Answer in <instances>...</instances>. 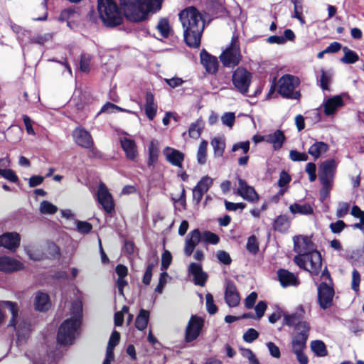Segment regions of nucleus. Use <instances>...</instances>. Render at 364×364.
Segmentation results:
<instances>
[{
	"label": "nucleus",
	"instance_id": "nucleus-1",
	"mask_svg": "<svg viewBox=\"0 0 364 364\" xmlns=\"http://www.w3.org/2000/svg\"><path fill=\"white\" fill-rule=\"evenodd\" d=\"M294 249L298 253L294 261L302 269L312 274H318L321 269V255L315 250L314 243L307 237L295 236Z\"/></svg>",
	"mask_w": 364,
	"mask_h": 364
},
{
	"label": "nucleus",
	"instance_id": "nucleus-2",
	"mask_svg": "<svg viewBox=\"0 0 364 364\" xmlns=\"http://www.w3.org/2000/svg\"><path fill=\"white\" fill-rule=\"evenodd\" d=\"M179 18L183 28V36L186 44L198 48L205 27L202 14L195 7L190 6L179 14Z\"/></svg>",
	"mask_w": 364,
	"mask_h": 364
},
{
	"label": "nucleus",
	"instance_id": "nucleus-3",
	"mask_svg": "<svg viewBox=\"0 0 364 364\" xmlns=\"http://www.w3.org/2000/svg\"><path fill=\"white\" fill-rule=\"evenodd\" d=\"M82 320V303L80 300L74 301L70 307V317L60 326L57 341L64 346L73 345L80 335Z\"/></svg>",
	"mask_w": 364,
	"mask_h": 364
},
{
	"label": "nucleus",
	"instance_id": "nucleus-4",
	"mask_svg": "<svg viewBox=\"0 0 364 364\" xmlns=\"http://www.w3.org/2000/svg\"><path fill=\"white\" fill-rule=\"evenodd\" d=\"M163 0H122L126 18L133 22H140L146 19L150 14L159 11Z\"/></svg>",
	"mask_w": 364,
	"mask_h": 364
},
{
	"label": "nucleus",
	"instance_id": "nucleus-5",
	"mask_svg": "<svg viewBox=\"0 0 364 364\" xmlns=\"http://www.w3.org/2000/svg\"><path fill=\"white\" fill-rule=\"evenodd\" d=\"M98 12L102 22L109 27L121 24L122 15L114 0H98Z\"/></svg>",
	"mask_w": 364,
	"mask_h": 364
},
{
	"label": "nucleus",
	"instance_id": "nucleus-6",
	"mask_svg": "<svg viewBox=\"0 0 364 364\" xmlns=\"http://www.w3.org/2000/svg\"><path fill=\"white\" fill-rule=\"evenodd\" d=\"M309 323H301L294 328L292 338V349L300 364H307L308 358L304 353L310 331Z\"/></svg>",
	"mask_w": 364,
	"mask_h": 364
},
{
	"label": "nucleus",
	"instance_id": "nucleus-7",
	"mask_svg": "<svg viewBox=\"0 0 364 364\" xmlns=\"http://www.w3.org/2000/svg\"><path fill=\"white\" fill-rule=\"evenodd\" d=\"M323 281L318 286V301L323 309H327L332 306L335 291L330 274L324 270L321 276Z\"/></svg>",
	"mask_w": 364,
	"mask_h": 364
},
{
	"label": "nucleus",
	"instance_id": "nucleus-8",
	"mask_svg": "<svg viewBox=\"0 0 364 364\" xmlns=\"http://www.w3.org/2000/svg\"><path fill=\"white\" fill-rule=\"evenodd\" d=\"M219 58L225 67L232 68L240 63L242 55L239 38L237 35L234 34L232 36L230 44L223 50Z\"/></svg>",
	"mask_w": 364,
	"mask_h": 364
},
{
	"label": "nucleus",
	"instance_id": "nucleus-9",
	"mask_svg": "<svg viewBox=\"0 0 364 364\" xmlns=\"http://www.w3.org/2000/svg\"><path fill=\"white\" fill-rule=\"evenodd\" d=\"M299 84V80L298 77L291 75H285L278 81V92L287 98L298 99L300 94L294 90Z\"/></svg>",
	"mask_w": 364,
	"mask_h": 364
},
{
	"label": "nucleus",
	"instance_id": "nucleus-10",
	"mask_svg": "<svg viewBox=\"0 0 364 364\" xmlns=\"http://www.w3.org/2000/svg\"><path fill=\"white\" fill-rule=\"evenodd\" d=\"M251 81V73L244 68L238 67L232 73V84L235 90L243 95H247Z\"/></svg>",
	"mask_w": 364,
	"mask_h": 364
},
{
	"label": "nucleus",
	"instance_id": "nucleus-11",
	"mask_svg": "<svg viewBox=\"0 0 364 364\" xmlns=\"http://www.w3.org/2000/svg\"><path fill=\"white\" fill-rule=\"evenodd\" d=\"M337 163L334 159L326 160L319 166L318 179L321 183L332 184Z\"/></svg>",
	"mask_w": 364,
	"mask_h": 364
},
{
	"label": "nucleus",
	"instance_id": "nucleus-12",
	"mask_svg": "<svg viewBox=\"0 0 364 364\" xmlns=\"http://www.w3.org/2000/svg\"><path fill=\"white\" fill-rule=\"evenodd\" d=\"M203 323L204 321L201 317L196 315L191 317L186 330V340L188 342H191L198 338L203 326Z\"/></svg>",
	"mask_w": 364,
	"mask_h": 364
},
{
	"label": "nucleus",
	"instance_id": "nucleus-13",
	"mask_svg": "<svg viewBox=\"0 0 364 364\" xmlns=\"http://www.w3.org/2000/svg\"><path fill=\"white\" fill-rule=\"evenodd\" d=\"M97 200L103 209L108 213L114 210V205L112 195L109 193L105 184L100 183L97 190Z\"/></svg>",
	"mask_w": 364,
	"mask_h": 364
},
{
	"label": "nucleus",
	"instance_id": "nucleus-14",
	"mask_svg": "<svg viewBox=\"0 0 364 364\" xmlns=\"http://www.w3.org/2000/svg\"><path fill=\"white\" fill-rule=\"evenodd\" d=\"M238 180V188H237V194L240 195L243 199L251 202L255 203L259 200V196L257 193L255 189L247 184V183L240 178H237Z\"/></svg>",
	"mask_w": 364,
	"mask_h": 364
},
{
	"label": "nucleus",
	"instance_id": "nucleus-15",
	"mask_svg": "<svg viewBox=\"0 0 364 364\" xmlns=\"http://www.w3.org/2000/svg\"><path fill=\"white\" fill-rule=\"evenodd\" d=\"M213 182V178L205 176L200 178L193 189V199L196 203H199L203 195L208 192Z\"/></svg>",
	"mask_w": 364,
	"mask_h": 364
},
{
	"label": "nucleus",
	"instance_id": "nucleus-16",
	"mask_svg": "<svg viewBox=\"0 0 364 364\" xmlns=\"http://www.w3.org/2000/svg\"><path fill=\"white\" fill-rule=\"evenodd\" d=\"M75 142L80 146L90 149L93 146V141L90 134L82 127L76 128L73 132Z\"/></svg>",
	"mask_w": 364,
	"mask_h": 364
},
{
	"label": "nucleus",
	"instance_id": "nucleus-17",
	"mask_svg": "<svg viewBox=\"0 0 364 364\" xmlns=\"http://www.w3.org/2000/svg\"><path fill=\"white\" fill-rule=\"evenodd\" d=\"M21 237L17 232H6L0 235V247L12 252L16 251L20 245Z\"/></svg>",
	"mask_w": 364,
	"mask_h": 364
},
{
	"label": "nucleus",
	"instance_id": "nucleus-18",
	"mask_svg": "<svg viewBox=\"0 0 364 364\" xmlns=\"http://www.w3.org/2000/svg\"><path fill=\"white\" fill-rule=\"evenodd\" d=\"M278 280L283 288L297 287L299 284L298 277L292 272L285 269H279L277 272Z\"/></svg>",
	"mask_w": 364,
	"mask_h": 364
},
{
	"label": "nucleus",
	"instance_id": "nucleus-19",
	"mask_svg": "<svg viewBox=\"0 0 364 364\" xmlns=\"http://www.w3.org/2000/svg\"><path fill=\"white\" fill-rule=\"evenodd\" d=\"M262 140L272 145L274 150H279L286 141L283 131L277 129L272 133L262 136Z\"/></svg>",
	"mask_w": 364,
	"mask_h": 364
},
{
	"label": "nucleus",
	"instance_id": "nucleus-20",
	"mask_svg": "<svg viewBox=\"0 0 364 364\" xmlns=\"http://www.w3.org/2000/svg\"><path fill=\"white\" fill-rule=\"evenodd\" d=\"M343 105L344 102L341 96L336 95L329 97L323 102L324 114L326 116L333 115Z\"/></svg>",
	"mask_w": 364,
	"mask_h": 364
},
{
	"label": "nucleus",
	"instance_id": "nucleus-21",
	"mask_svg": "<svg viewBox=\"0 0 364 364\" xmlns=\"http://www.w3.org/2000/svg\"><path fill=\"white\" fill-rule=\"evenodd\" d=\"M163 154L165 156L166 161L171 165L178 168H182L184 154L181 151L173 148L166 146L164 149Z\"/></svg>",
	"mask_w": 364,
	"mask_h": 364
},
{
	"label": "nucleus",
	"instance_id": "nucleus-22",
	"mask_svg": "<svg viewBox=\"0 0 364 364\" xmlns=\"http://www.w3.org/2000/svg\"><path fill=\"white\" fill-rule=\"evenodd\" d=\"M202 240L201 233L198 229H195L190 232L186 237L184 253L187 256H190L194 251L196 245Z\"/></svg>",
	"mask_w": 364,
	"mask_h": 364
},
{
	"label": "nucleus",
	"instance_id": "nucleus-23",
	"mask_svg": "<svg viewBox=\"0 0 364 364\" xmlns=\"http://www.w3.org/2000/svg\"><path fill=\"white\" fill-rule=\"evenodd\" d=\"M188 272L193 275L195 284L200 287L205 286L208 275L203 271L200 264L195 262L191 263L188 267Z\"/></svg>",
	"mask_w": 364,
	"mask_h": 364
},
{
	"label": "nucleus",
	"instance_id": "nucleus-24",
	"mask_svg": "<svg viewBox=\"0 0 364 364\" xmlns=\"http://www.w3.org/2000/svg\"><path fill=\"white\" fill-rule=\"evenodd\" d=\"M23 268V264L18 260L6 256L0 257V271L12 272Z\"/></svg>",
	"mask_w": 364,
	"mask_h": 364
},
{
	"label": "nucleus",
	"instance_id": "nucleus-25",
	"mask_svg": "<svg viewBox=\"0 0 364 364\" xmlns=\"http://www.w3.org/2000/svg\"><path fill=\"white\" fill-rule=\"evenodd\" d=\"M225 299L230 307H235L239 304L240 301V295L233 282H227Z\"/></svg>",
	"mask_w": 364,
	"mask_h": 364
},
{
	"label": "nucleus",
	"instance_id": "nucleus-26",
	"mask_svg": "<svg viewBox=\"0 0 364 364\" xmlns=\"http://www.w3.org/2000/svg\"><path fill=\"white\" fill-rule=\"evenodd\" d=\"M200 61L208 73H215L218 70V59L215 56L210 55L205 50L200 52Z\"/></svg>",
	"mask_w": 364,
	"mask_h": 364
},
{
	"label": "nucleus",
	"instance_id": "nucleus-27",
	"mask_svg": "<svg viewBox=\"0 0 364 364\" xmlns=\"http://www.w3.org/2000/svg\"><path fill=\"white\" fill-rule=\"evenodd\" d=\"M33 304L35 309L38 311H48L51 305L48 294L43 291L36 292L34 296Z\"/></svg>",
	"mask_w": 364,
	"mask_h": 364
},
{
	"label": "nucleus",
	"instance_id": "nucleus-28",
	"mask_svg": "<svg viewBox=\"0 0 364 364\" xmlns=\"http://www.w3.org/2000/svg\"><path fill=\"white\" fill-rule=\"evenodd\" d=\"M329 149L328 144L314 139L313 144L308 149V154L311 155L314 160L319 159L323 154Z\"/></svg>",
	"mask_w": 364,
	"mask_h": 364
},
{
	"label": "nucleus",
	"instance_id": "nucleus-29",
	"mask_svg": "<svg viewBox=\"0 0 364 364\" xmlns=\"http://www.w3.org/2000/svg\"><path fill=\"white\" fill-rule=\"evenodd\" d=\"M283 316L284 323L289 326H294V328L301 323H309L307 321L302 320L304 317L302 309L292 314L284 313Z\"/></svg>",
	"mask_w": 364,
	"mask_h": 364
},
{
	"label": "nucleus",
	"instance_id": "nucleus-30",
	"mask_svg": "<svg viewBox=\"0 0 364 364\" xmlns=\"http://www.w3.org/2000/svg\"><path fill=\"white\" fill-rule=\"evenodd\" d=\"M120 144L122 149L126 154L127 158L132 161L135 160L138 155V152L134 141L124 137L120 139Z\"/></svg>",
	"mask_w": 364,
	"mask_h": 364
},
{
	"label": "nucleus",
	"instance_id": "nucleus-31",
	"mask_svg": "<svg viewBox=\"0 0 364 364\" xmlns=\"http://www.w3.org/2000/svg\"><path fill=\"white\" fill-rule=\"evenodd\" d=\"M159 156V142L156 139L151 140L148 146V161L149 167H154L158 161Z\"/></svg>",
	"mask_w": 364,
	"mask_h": 364
},
{
	"label": "nucleus",
	"instance_id": "nucleus-32",
	"mask_svg": "<svg viewBox=\"0 0 364 364\" xmlns=\"http://www.w3.org/2000/svg\"><path fill=\"white\" fill-rule=\"evenodd\" d=\"M319 73V75H316L318 85L323 90H329V85L332 82L333 75V71L331 70L321 68Z\"/></svg>",
	"mask_w": 364,
	"mask_h": 364
},
{
	"label": "nucleus",
	"instance_id": "nucleus-33",
	"mask_svg": "<svg viewBox=\"0 0 364 364\" xmlns=\"http://www.w3.org/2000/svg\"><path fill=\"white\" fill-rule=\"evenodd\" d=\"M157 107L154 103V97L152 93L146 94L145 113L146 117L152 120L156 114Z\"/></svg>",
	"mask_w": 364,
	"mask_h": 364
},
{
	"label": "nucleus",
	"instance_id": "nucleus-34",
	"mask_svg": "<svg viewBox=\"0 0 364 364\" xmlns=\"http://www.w3.org/2000/svg\"><path fill=\"white\" fill-rule=\"evenodd\" d=\"M289 211L294 214L311 215L314 213L312 207L308 203H293L289 207Z\"/></svg>",
	"mask_w": 364,
	"mask_h": 364
},
{
	"label": "nucleus",
	"instance_id": "nucleus-35",
	"mask_svg": "<svg viewBox=\"0 0 364 364\" xmlns=\"http://www.w3.org/2000/svg\"><path fill=\"white\" fill-rule=\"evenodd\" d=\"M290 227V220L286 215H280L276 218L273 223L274 230L285 232Z\"/></svg>",
	"mask_w": 364,
	"mask_h": 364
},
{
	"label": "nucleus",
	"instance_id": "nucleus-36",
	"mask_svg": "<svg viewBox=\"0 0 364 364\" xmlns=\"http://www.w3.org/2000/svg\"><path fill=\"white\" fill-rule=\"evenodd\" d=\"M149 319V311L141 309L135 320V326L139 331H144L148 324Z\"/></svg>",
	"mask_w": 364,
	"mask_h": 364
},
{
	"label": "nucleus",
	"instance_id": "nucleus-37",
	"mask_svg": "<svg viewBox=\"0 0 364 364\" xmlns=\"http://www.w3.org/2000/svg\"><path fill=\"white\" fill-rule=\"evenodd\" d=\"M204 129V123L201 119H198L195 122L191 124L188 129V134L191 138L197 139L200 137Z\"/></svg>",
	"mask_w": 364,
	"mask_h": 364
},
{
	"label": "nucleus",
	"instance_id": "nucleus-38",
	"mask_svg": "<svg viewBox=\"0 0 364 364\" xmlns=\"http://www.w3.org/2000/svg\"><path fill=\"white\" fill-rule=\"evenodd\" d=\"M24 250L28 256L29 259L34 261L42 260L45 257L43 251L38 247L25 246Z\"/></svg>",
	"mask_w": 364,
	"mask_h": 364
},
{
	"label": "nucleus",
	"instance_id": "nucleus-39",
	"mask_svg": "<svg viewBox=\"0 0 364 364\" xmlns=\"http://www.w3.org/2000/svg\"><path fill=\"white\" fill-rule=\"evenodd\" d=\"M210 144L213 149L215 156H222L225 147V141L220 137H215L211 140Z\"/></svg>",
	"mask_w": 364,
	"mask_h": 364
},
{
	"label": "nucleus",
	"instance_id": "nucleus-40",
	"mask_svg": "<svg viewBox=\"0 0 364 364\" xmlns=\"http://www.w3.org/2000/svg\"><path fill=\"white\" fill-rule=\"evenodd\" d=\"M343 56L341 58V61L346 64H352L357 62L359 59L358 54L349 49L348 47L343 48Z\"/></svg>",
	"mask_w": 364,
	"mask_h": 364
},
{
	"label": "nucleus",
	"instance_id": "nucleus-41",
	"mask_svg": "<svg viewBox=\"0 0 364 364\" xmlns=\"http://www.w3.org/2000/svg\"><path fill=\"white\" fill-rule=\"evenodd\" d=\"M311 349L314 354L318 357H323L327 355V350L325 343L319 340L311 342Z\"/></svg>",
	"mask_w": 364,
	"mask_h": 364
},
{
	"label": "nucleus",
	"instance_id": "nucleus-42",
	"mask_svg": "<svg viewBox=\"0 0 364 364\" xmlns=\"http://www.w3.org/2000/svg\"><path fill=\"white\" fill-rule=\"evenodd\" d=\"M5 306L8 308L11 314V318L10 323L9 324V326H13L16 328L17 324V317H18V307L16 303L6 301L4 302Z\"/></svg>",
	"mask_w": 364,
	"mask_h": 364
},
{
	"label": "nucleus",
	"instance_id": "nucleus-43",
	"mask_svg": "<svg viewBox=\"0 0 364 364\" xmlns=\"http://www.w3.org/2000/svg\"><path fill=\"white\" fill-rule=\"evenodd\" d=\"M291 2L294 4V14L292 17L298 19L301 25L304 24L305 20L302 16L303 6L301 0H291Z\"/></svg>",
	"mask_w": 364,
	"mask_h": 364
},
{
	"label": "nucleus",
	"instance_id": "nucleus-44",
	"mask_svg": "<svg viewBox=\"0 0 364 364\" xmlns=\"http://www.w3.org/2000/svg\"><path fill=\"white\" fill-rule=\"evenodd\" d=\"M208 142L202 140L198 146L197 152V161L200 164H204L206 162Z\"/></svg>",
	"mask_w": 364,
	"mask_h": 364
},
{
	"label": "nucleus",
	"instance_id": "nucleus-45",
	"mask_svg": "<svg viewBox=\"0 0 364 364\" xmlns=\"http://www.w3.org/2000/svg\"><path fill=\"white\" fill-rule=\"evenodd\" d=\"M250 150V141H242L233 144L232 147V151L235 153V155H240L241 156V154H246L248 153Z\"/></svg>",
	"mask_w": 364,
	"mask_h": 364
},
{
	"label": "nucleus",
	"instance_id": "nucleus-46",
	"mask_svg": "<svg viewBox=\"0 0 364 364\" xmlns=\"http://www.w3.org/2000/svg\"><path fill=\"white\" fill-rule=\"evenodd\" d=\"M76 15V11L74 8H68L63 10L58 17L60 21H67L68 26L70 27L69 20Z\"/></svg>",
	"mask_w": 364,
	"mask_h": 364
},
{
	"label": "nucleus",
	"instance_id": "nucleus-47",
	"mask_svg": "<svg viewBox=\"0 0 364 364\" xmlns=\"http://www.w3.org/2000/svg\"><path fill=\"white\" fill-rule=\"evenodd\" d=\"M39 210L42 214H54L58 211V208L53 203L43 200L40 204Z\"/></svg>",
	"mask_w": 364,
	"mask_h": 364
},
{
	"label": "nucleus",
	"instance_id": "nucleus-48",
	"mask_svg": "<svg viewBox=\"0 0 364 364\" xmlns=\"http://www.w3.org/2000/svg\"><path fill=\"white\" fill-rule=\"evenodd\" d=\"M157 29L164 38H167L171 32V28L168 21L166 18H162L157 25Z\"/></svg>",
	"mask_w": 364,
	"mask_h": 364
},
{
	"label": "nucleus",
	"instance_id": "nucleus-49",
	"mask_svg": "<svg viewBox=\"0 0 364 364\" xmlns=\"http://www.w3.org/2000/svg\"><path fill=\"white\" fill-rule=\"evenodd\" d=\"M202 240L207 243L216 245L219 242V237L210 231H205L201 235Z\"/></svg>",
	"mask_w": 364,
	"mask_h": 364
},
{
	"label": "nucleus",
	"instance_id": "nucleus-50",
	"mask_svg": "<svg viewBox=\"0 0 364 364\" xmlns=\"http://www.w3.org/2000/svg\"><path fill=\"white\" fill-rule=\"evenodd\" d=\"M205 305L208 312L210 314H214L217 312L218 308L214 304L213 296L210 293L205 295Z\"/></svg>",
	"mask_w": 364,
	"mask_h": 364
},
{
	"label": "nucleus",
	"instance_id": "nucleus-51",
	"mask_svg": "<svg viewBox=\"0 0 364 364\" xmlns=\"http://www.w3.org/2000/svg\"><path fill=\"white\" fill-rule=\"evenodd\" d=\"M247 250L252 254H256L259 250L257 240L255 235L250 236L246 245Z\"/></svg>",
	"mask_w": 364,
	"mask_h": 364
},
{
	"label": "nucleus",
	"instance_id": "nucleus-52",
	"mask_svg": "<svg viewBox=\"0 0 364 364\" xmlns=\"http://www.w3.org/2000/svg\"><path fill=\"white\" fill-rule=\"evenodd\" d=\"M172 261V255L168 250H165L161 256V267L162 271H166Z\"/></svg>",
	"mask_w": 364,
	"mask_h": 364
},
{
	"label": "nucleus",
	"instance_id": "nucleus-53",
	"mask_svg": "<svg viewBox=\"0 0 364 364\" xmlns=\"http://www.w3.org/2000/svg\"><path fill=\"white\" fill-rule=\"evenodd\" d=\"M289 158L293 161H306L309 159L306 154L301 153L296 150L289 151Z\"/></svg>",
	"mask_w": 364,
	"mask_h": 364
},
{
	"label": "nucleus",
	"instance_id": "nucleus-54",
	"mask_svg": "<svg viewBox=\"0 0 364 364\" xmlns=\"http://www.w3.org/2000/svg\"><path fill=\"white\" fill-rule=\"evenodd\" d=\"M76 228L80 233L87 234L92 230V226L88 222L78 220L76 222Z\"/></svg>",
	"mask_w": 364,
	"mask_h": 364
},
{
	"label": "nucleus",
	"instance_id": "nucleus-55",
	"mask_svg": "<svg viewBox=\"0 0 364 364\" xmlns=\"http://www.w3.org/2000/svg\"><path fill=\"white\" fill-rule=\"evenodd\" d=\"M235 120V115L233 112H225L221 117L223 124L230 128H232Z\"/></svg>",
	"mask_w": 364,
	"mask_h": 364
},
{
	"label": "nucleus",
	"instance_id": "nucleus-56",
	"mask_svg": "<svg viewBox=\"0 0 364 364\" xmlns=\"http://www.w3.org/2000/svg\"><path fill=\"white\" fill-rule=\"evenodd\" d=\"M350 209V204L347 202H340L336 210V216L339 218L346 215Z\"/></svg>",
	"mask_w": 364,
	"mask_h": 364
},
{
	"label": "nucleus",
	"instance_id": "nucleus-57",
	"mask_svg": "<svg viewBox=\"0 0 364 364\" xmlns=\"http://www.w3.org/2000/svg\"><path fill=\"white\" fill-rule=\"evenodd\" d=\"M259 336V333L254 328H249L243 334V340L247 343H252Z\"/></svg>",
	"mask_w": 364,
	"mask_h": 364
},
{
	"label": "nucleus",
	"instance_id": "nucleus-58",
	"mask_svg": "<svg viewBox=\"0 0 364 364\" xmlns=\"http://www.w3.org/2000/svg\"><path fill=\"white\" fill-rule=\"evenodd\" d=\"M305 171L309 175V178L311 182H313L316 179V166L314 163H308L306 165Z\"/></svg>",
	"mask_w": 364,
	"mask_h": 364
},
{
	"label": "nucleus",
	"instance_id": "nucleus-59",
	"mask_svg": "<svg viewBox=\"0 0 364 364\" xmlns=\"http://www.w3.org/2000/svg\"><path fill=\"white\" fill-rule=\"evenodd\" d=\"M0 175L11 182L16 183L18 177L11 169H0Z\"/></svg>",
	"mask_w": 364,
	"mask_h": 364
},
{
	"label": "nucleus",
	"instance_id": "nucleus-60",
	"mask_svg": "<svg viewBox=\"0 0 364 364\" xmlns=\"http://www.w3.org/2000/svg\"><path fill=\"white\" fill-rule=\"evenodd\" d=\"M91 60V56L87 54H83L81 55L80 61V68L82 72H87L90 68V63Z\"/></svg>",
	"mask_w": 364,
	"mask_h": 364
},
{
	"label": "nucleus",
	"instance_id": "nucleus-61",
	"mask_svg": "<svg viewBox=\"0 0 364 364\" xmlns=\"http://www.w3.org/2000/svg\"><path fill=\"white\" fill-rule=\"evenodd\" d=\"M216 257L220 262H221L225 265L230 264L232 262V259H231V257H230L229 253H228L227 252L223 251V250L218 251L216 253Z\"/></svg>",
	"mask_w": 364,
	"mask_h": 364
},
{
	"label": "nucleus",
	"instance_id": "nucleus-62",
	"mask_svg": "<svg viewBox=\"0 0 364 364\" xmlns=\"http://www.w3.org/2000/svg\"><path fill=\"white\" fill-rule=\"evenodd\" d=\"M360 282V275L356 269H354L352 272L351 287H352L353 290H354L355 292H358L359 291Z\"/></svg>",
	"mask_w": 364,
	"mask_h": 364
},
{
	"label": "nucleus",
	"instance_id": "nucleus-63",
	"mask_svg": "<svg viewBox=\"0 0 364 364\" xmlns=\"http://www.w3.org/2000/svg\"><path fill=\"white\" fill-rule=\"evenodd\" d=\"M346 225L343 220H337L336 223L330 224V229L332 232L335 234L340 233L345 228Z\"/></svg>",
	"mask_w": 364,
	"mask_h": 364
},
{
	"label": "nucleus",
	"instance_id": "nucleus-64",
	"mask_svg": "<svg viewBox=\"0 0 364 364\" xmlns=\"http://www.w3.org/2000/svg\"><path fill=\"white\" fill-rule=\"evenodd\" d=\"M9 25L12 31L18 35V38L24 37L28 34V31L27 30L13 23L12 21H10Z\"/></svg>",
	"mask_w": 364,
	"mask_h": 364
}]
</instances>
